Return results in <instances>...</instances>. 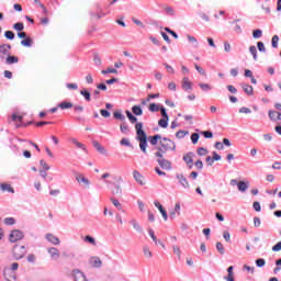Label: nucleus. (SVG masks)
<instances>
[{
    "label": "nucleus",
    "instance_id": "obj_41",
    "mask_svg": "<svg viewBox=\"0 0 281 281\" xmlns=\"http://www.w3.org/2000/svg\"><path fill=\"white\" fill-rule=\"evenodd\" d=\"M201 135H203V137L206 139H212V137H214V134L211 131L201 132Z\"/></svg>",
    "mask_w": 281,
    "mask_h": 281
},
{
    "label": "nucleus",
    "instance_id": "obj_37",
    "mask_svg": "<svg viewBox=\"0 0 281 281\" xmlns=\"http://www.w3.org/2000/svg\"><path fill=\"white\" fill-rule=\"evenodd\" d=\"M187 38H188L189 43H192L194 45V47H199V41H196V37H194L192 35H187Z\"/></svg>",
    "mask_w": 281,
    "mask_h": 281
},
{
    "label": "nucleus",
    "instance_id": "obj_14",
    "mask_svg": "<svg viewBox=\"0 0 281 281\" xmlns=\"http://www.w3.org/2000/svg\"><path fill=\"white\" fill-rule=\"evenodd\" d=\"M182 89L184 91H190L192 90V81H190V79L188 77H184L182 79Z\"/></svg>",
    "mask_w": 281,
    "mask_h": 281
},
{
    "label": "nucleus",
    "instance_id": "obj_42",
    "mask_svg": "<svg viewBox=\"0 0 281 281\" xmlns=\"http://www.w3.org/2000/svg\"><path fill=\"white\" fill-rule=\"evenodd\" d=\"M93 63H94L98 67H100V65H102V58H100V55L94 54V56H93Z\"/></svg>",
    "mask_w": 281,
    "mask_h": 281
},
{
    "label": "nucleus",
    "instance_id": "obj_56",
    "mask_svg": "<svg viewBox=\"0 0 281 281\" xmlns=\"http://www.w3.org/2000/svg\"><path fill=\"white\" fill-rule=\"evenodd\" d=\"M223 238L226 240V243H229V240H232V235L229 234V232L224 231Z\"/></svg>",
    "mask_w": 281,
    "mask_h": 281
},
{
    "label": "nucleus",
    "instance_id": "obj_36",
    "mask_svg": "<svg viewBox=\"0 0 281 281\" xmlns=\"http://www.w3.org/2000/svg\"><path fill=\"white\" fill-rule=\"evenodd\" d=\"M249 52L252 55L254 60H258V49L256 48V46H250Z\"/></svg>",
    "mask_w": 281,
    "mask_h": 281
},
{
    "label": "nucleus",
    "instance_id": "obj_54",
    "mask_svg": "<svg viewBox=\"0 0 281 281\" xmlns=\"http://www.w3.org/2000/svg\"><path fill=\"white\" fill-rule=\"evenodd\" d=\"M279 41H280V37H278V35L272 36V47L274 49H277Z\"/></svg>",
    "mask_w": 281,
    "mask_h": 281
},
{
    "label": "nucleus",
    "instance_id": "obj_25",
    "mask_svg": "<svg viewBox=\"0 0 281 281\" xmlns=\"http://www.w3.org/2000/svg\"><path fill=\"white\" fill-rule=\"evenodd\" d=\"M80 95L85 98L86 102H91V92L87 89L81 90Z\"/></svg>",
    "mask_w": 281,
    "mask_h": 281
},
{
    "label": "nucleus",
    "instance_id": "obj_17",
    "mask_svg": "<svg viewBox=\"0 0 281 281\" xmlns=\"http://www.w3.org/2000/svg\"><path fill=\"white\" fill-rule=\"evenodd\" d=\"M240 87L247 95H254V87L248 83H240Z\"/></svg>",
    "mask_w": 281,
    "mask_h": 281
},
{
    "label": "nucleus",
    "instance_id": "obj_3",
    "mask_svg": "<svg viewBox=\"0 0 281 281\" xmlns=\"http://www.w3.org/2000/svg\"><path fill=\"white\" fill-rule=\"evenodd\" d=\"M74 175H75V180L77 181V183H79L82 190H89V188H91V180L85 177V173L75 172Z\"/></svg>",
    "mask_w": 281,
    "mask_h": 281
},
{
    "label": "nucleus",
    "instance_id": "obj_32",
    "mask_svg": "<svg viewBox=\"0 0 281 281\" xmlns=\"http://www.w3.org/2000/svg\"><path fill=\"white\" fill-rule=\"evenodd\" d=\"M19 63V57L16 56H8L7 57V65H14Z\"/></svg>",
    "mask_w": 281,
    "mask_h": 281
},
{
    "label": "nucleus",
    "instance_id": "obj_38",
    "mask_svg": "<svg viewBox=\"0 0 281 281\" xmlns=\"http://www.w3.org/2000/svg\"><path fill=\"white\" fill-rule=\"evenodd\" d=\"M199 87L202 89V91H212V86H210V83H199Z\"/></svg>",
    "mask_w": 281,
    "mask_h": 281
},
{
    "label": "nucleus",
    "instance_id": "obj_22",
    "mask_svg": "<svg viewBox=\"0 0 281 281\" xmlns=\"http://www.w3.org/2000/svg\"><path fill=\"white\" fill-rule=\"evenodd\" d=\"M227 273H228V276L224 277V280H226V281H234V266H229L227 268Z\"/></svg>",
    "mask_w": 281,
    "mask_h": 281
},
{
    "label": "nucleus",
    "instance_id": "obj_46",
    "mask_svg": "<svg viewBox=\"0 0 281 281\" xmlns=\"http://www.w3.org/2000/svg\"><path fill=\"white\" fill-rule=\"evenodd\" d=\"M186 135H188V132H186V131H178V132L176 133V137H177L178 139H183V137H186Z\"/></svg>",
    "mask_w": 281,
    "mask_h": 281
},
{
    "label": "nucleus",
    "instance_id": "obj_40",
    "mask_svg": "<svg viewBox=\"0 0 281 281\" xmlns=\"http://www.w3.org/2000/svg\"><path fill=\"white\" fill-rule=\"evenodd\" d=\"M216 249L217 251L223 256V254H225V247L223 246V244L221 241L216 243Z\"/></svg>",
    "mask_w": 281,
    "mask_h": 281
},
{
    "label": "nucleus",
    "instance_id": "obj_47",
    "mask_svg": "<svg viewBox=\"0 0 281 281\" xmlns=\"http://www.w3.org/2000/svg\"><path fill=\"white\" fill-rule=\"evenodd\" d=\"M101 74H103V76H106V74H117V69H115V68H108L105 70H102Z\"/></svg>",
    "mask_w": 281,
    "mask_h": 281
},
{
    "label": "nucleus",
    "instance_id": "obj_21",
    "mask_svg": "<svg viewBox=\"0 0 281 281\" xmlns=\"http://www.w3.org/2000/svg\"><path fill=\"white\" fill-rule=\"evenodd\" d=\"M130 223L133 226V228L138 232V234H144V228H142L137 220H132Z\"/></svg>",
    "mask_w": 281,
    "mask_h": 281
},
{
    "label": "nucleus",
    "instance_id": "obj_16",
    "mask_svg": "<svg viewBox=\"0 0 281 281\" xmlns=\"http://www.w3.org/2000/svg\"><path fill=\"white\" fill-rule=\"evenodd\" d=\"M148 139L151 146H157V144H159V140L161 142L164 138L161 137V135L156 134L154 136H149Z\"/></svg>",
    "mask_w": 281,
    "mask_h": 281
},
{
    "label": "nucleus",
    "instance_id": "obj_24",
    "mask_svg": "<svg viewBox=\"0 0 281 281\" xmlns=\"http://www.w3.org/2000/svg\"><path fill=\"white\" fill-rule=\"evenodd\" d=\"M83 241L85 243H89V245H92L93 247H95L98 245V243L95 241V238L92 237L91 235H87L85 238H83Z\"/></svg>",
    "mask_w": 281,
    "mask_h": 281
},
{
    "label": "nucleus",
    "instance_id": "obj_33",
    "mask_svg": "<svg viewBox=\"0 0 281 281\" xmlns=\"http://www.w3.org/2000/svg\"><path fill=\"white\" fill-rule=\"evenodd\" d=\"M120 128H121V133H123L124 135H128L130 130H128V125L126 124V122H123L120 125Z\"/></svg>",
    "mask_w": 281,
    "mask_h": 281
},
{
    "label": "nucleus",
    "instance_id": "obj_1",
    "mask_svg": "<svg viewBox=\"0 0 281 281\" xmlns=\"http://www.w3.org/2000/svg\"><path fill=\"white\" fill-rule=\"evenodd\" d=\"M135 130H136V139L139 142V148L142 153L146 155L147 153L146 148L148 146V136L144 131V123L142 122L136 123Z\"/></svg>",
    "mask_w": 281,
    "mask_h": 281
},
{
    "label": "nucleus",
    "instance_id": "obj_35",
    "mask_svg": "<svg viewBox=\"0 0 281 281\" xmlns=\"http://www.w3.org/2000/svg\"><path fill=\"white\" fill-rule=\"evenodd\" d=\"M32 43H33L32 37H26L21 41V45H23V47H30Z\"/></svg>",
    "mask_w": 281,
    "mask_h": 281
},
{
    "label": "nucleus",
    "instance_id": "obj_58",
    "mask_svg": "<svg viewBox=\"0 0 281 281\" xmlns=\"http://www.w3.org/2000/svg\"><path fill=\"white\" fill-rule=\"evenodd\" d=\"M214 147L216 148V150H224L225 145L223 143H221V142H216L214 144Z\"/></svg>",
    "mask_w": 281,
    "mask_h": 281
},
{
    "label": "nucleus",
    "instance_id": "obj_60",
    "mask_svg": "<svg viewBox=\"0 0 281 281\" xmlns=\"http://www.w3.org/2000/svg\"><path fill=\"white\" fill-rule=\"evenodd\" d=\"M257 47H258L259 52H263V53L267 52V48L265 47V43H262V42H258Z\"/></svg>",
    "mask_w": 281,
    "mask_h": 281
},
{
    "label": "nucleus",
    "instance_id": "obj_49",
    "mask_svg": "<svg viewBox=\"0 0 281 281\" xmlns=\"http://www.w3.org/2000/svg\"><path fill=\"white\" fill-rule=\"evenodd\" d=\"M148 234L150 238L154 240L155 245H157V236H155V231H153V228H148Z\"/></svg>",
    "mask_w": 281,
    "mask_h": 281
},
{
    "label": "nucleus",
    "instance_id": "obj_64",
    "mask_svg": "<svg viewBox=\"0 0 281 281\" xmlns=\"http://www.w3.org/2000/svg\"><path fill=\"white\" fill-rule=\"evenodd\" d=\"M272 169H273V170H281V162H280V161H276V162L272 165Z\"/></svg>",
    "mask_w": 281,
    "mask_h": 281
},
{
    "label": "nucleus",
    "instance_id": "obj_20",
    "mask_svg": "<svg viewBox=\"0 0 281 281\" xmlns=\"http://www.w3.org/2000/svg\"><path fill=\"white\" fill-rule=\"evenodd\" d=\"M93 146L95 150H98V153H100L101 155H106V148H104V146H101V144L97 140L93 142Z\"/></svg>",
    "mask_w": 281,
    "mask_h": 281
},
{
    "label": "nucleus",
    "instance_id": "obj_48",
    "mask_svg": "<svg viewBox=\"0 0 281 281\" xmlns=\"http://www.w3.org/2000/svg\"><path fill=\"white\" fill-rule=\"evenodd\" d=\"M165 12H167L169 16H175L176 14L175 9H172V7H165Z\"/></svg>",
    "mask_w": 281,
    "mask_h": 281
},
{
    "label": "nucleus",
    "instance_id": "obj_39",
    "mask_svg": "<svg viewBox=\"0 0 281 281\" xmlns=\"http://www.w3.org/2000/svg\"><path fill=\"white\" fill-rule=\"evenodd\" d=\"M24 25H23V22H18L13 25V29L16 31V32H23L24 30Z\"/></svg>",
    "mask_w": 281,
    "mask_h": 281
},
{
    "label": "nucleus",
    "instance_id": "obj_11",
    "mask_svg": "<svg viewBox=\"0 0 281 281\" xmlns=\"http://www.w3.org/2000/svg\"><path fill=\"white\" fill-rule=\"evenodd\" d=\"M46 240L52 245H60V239L52 233L46 234Z\"/></svg>",
    "mask_w": 281,
    "mask_h": 281
},
{
    "label": "nucleus",
    "instance_id": "obj_15",
    "mask_svg": "<svg viewBox=\"0 0 281 281\" xmlns=\"http://www.w3.org/2000/svg\"><path fill=\"white\" fill-rule=\"evenodd\" d=\"M48 254L50 255V258H53L54 260H58V258H60V251H58L57 248H48Z\"/></svg>",
    "mask_w": 281,
    "mask_h": 281
},
{
    "label": "nucleus",
    "instance_id": "obj_52",
    "mask_svg": "<svg viewBox=\"0 0 281 281\" xmlns=\"http://www.w3.org/2000/svg\"><path fill=\"white\" fill-rule=\"evenodd\" d=\"M111 201L113 203V205H115L119 210H122V203H120V201L115 198H111Z\"/></svg>",
    "mask_w": 281,
    "mask_h": 281
},
{
    "label": "nucleus",
    "instance_id": "obj_59",
    "mask_svg": "<svg viewBox=\"0 0 281 281\" xmlns=\"http://www.w3.org/2000/svg\"><path fill=\"white\" fill-rule=\"evenodd\" d=\"M265 265H267V261H265V259L260 258L256 260L257 267H265Z\"/></svg>",
    "mask_w": 281,
    "mask_h": 281
},
{
    "label": "nucleus",
    "instance_id": "obj_63",
    "mask_svg": "<svg viewBox=\"0 0 281 281\" xmlns=\"http://www.w3.org/2000/svg\"><path fill=\"white\" fill-rule=\"evenodd\" d=\"M272 251H281V241L277 243V244L272 247Z\"/></svg>",
    "mask_w": 281,
    "mask_h": 281
},
{
    "label": "nucleus",
    "instance_id": "obj_45",
    "mask_svg": "<svg viewBox=\"0 0 281 281\" xmlns=\"http://www.w3.org/2000/svg\"><path fill=\"white\" fill-rule=\"evenodd\" d=\"M4 36H5V38H8L9 41H14V32H12V31H5V32H4Z\"/></svg>",
    "mask_w": 281,
    "mask_h": 281
},
{
    "label": "nucleus",
    "instance_id": "obj_57",
    "mask_svg": "<svg viewBox=\"0 0 281 281\" xmlns=\"http://www.w3.org/2000/svg\"><path fill=\"white\" fill-rule=\"evenodd\" d=\"M191 142H192V144H198L199 143V134L198 133H193L191 135Z\"/></svg>",
    "mask_w": 281,
    "mask_h": 281
},
{
    "label": "nucleus",
    "instance_id": "obj_61",
    "mask_svg": "<svg viewBox=\"0 0 281 281\" xmlns=\"http://www.w3.org/2000/svg\"><path fill=\"white\" fill-rule=\"evenodd\" d=\"M173 254L178 256V258H181V248H179V246H173Z\"/></svg>",
    "mask_w": 281,
    "mask_h": 281
},
{
    "label": "nucleus",
    "instance_id": "obj_43",
    "mask_svg": "<svg viewBox=\"0 0 281 281\" xmlns=\"http://www.w3.org/2000/svg\"><path fill=\"white\" fill-rule=\"evenodd\" d=\"M207 149L206 148H204V147H200V148H198V155L200 156V157H205V155H207Z\"/></svg>",
    "mask_w": 281,
    "mask_h": 281
},
{
    "label": "nucleus",
    "instance_id": "obj_18",
    "mask_svg": "<svg viewBox=\"0 0 281 281\" xmlns=\"http://www.w3.org/2000/svg\"><path fill=\"white\" fill-rule=\"evenodd\" d=\"M10 49H12V46L10 44L0 45V54H3L4 56H8V54H10Z\"/></svg>",
    "mask_w": 281,
    "mask_h": 281
},
{
    "label": "nucleus",
    "instance_id": "obj_6",
    "mask_svg": "<svg viewBox=\"0 0 281 281\" xmlns=\"http://www.w3.org/2000/svg\"><path fill=\"white\" fill-rule=\"evenodd\" d=\"M157 164L162 168V170H172V164L166 158L158 159Z\"/></svg>",
    "mask_w": 281,
    "mask_h": 281
},
{
    "label": "nucleus",
    "instance_id": "obj_28",
    "mask_svg": "<svg viewBox=\"0 0 281 281\" xmlns=\"http://www.w3.org/2000/svg\"><path fill=\"white\" fill-rule=\"evenodd\" d=\"M132 113H134V115H144V110H142V106L139 105H134L132 108Z\"/></svg>",
    "mask_w": 281,
    "mask_h": 281
},
{
    "label": "nucleus",
    "instance_id": "obj_50",
    "mask_svg": "<svg viewBox=\"0 0 281 281\" xmlns=\"http://www.w3.org/2000/svg\"><path fill=\"white\" fill-rule=\"evenodd\" d=\"M160 114L162 119H170V116H168V112L166 111V108H164V105L160 106Z\"/></svg>",
    "mask_w": 281,
    "mask_h": 281
},
{
    "label": "nucleus",
    "instance_id": "obj_30",
    "mask_svg": "<svg viewBox=\"0 0 281 281\" xmlns=\"http://www.w3.org/2000/svg\"><path fill=\"white\" fill-rule=\"evenodd\" d=\"M169 121H170V119H160L158 121V126H160V128H168Z\"/></svg>",
    "mask_w": 281,
    "mask_h": 281
},
{
    "label": "nucleus",
    "instance_id": "obj_55",
    "mask_svg": "<svg viewBox=\"0 0 281 281\" xmlns=\"http://www.w3.org/2000/svg\"><path fill=\"white\" fill-rule=\"evenodd\" d=\"M112 194H122V187H120V184H115Z\"/></svg>",
    "mask_w": 281,
    "mask_h": 281
},
{
    "label": "nucleus",
    "instance_id": "obj_23",
    "mask_svg": "<svg viewBox=\"0 0 281 281\" xmlns=\"http://www.w3.org/2000/svg\"><path fill=\"white\" fill-rule=\"evenodd\" d=\"M237 188H238L239 192H247L249 184L246 183L245 181H239L237 183Z\"/></svg>",
    "mask_w": 281,
    "mask_h": 281
},
{
    "label": "nucleus",
    "instance_id": "obj_29",
    "mask_svg": "<svg viewBox=\"0 0 281 281\" xmlns=\"http://www.w3.org/2000/svg\"><path fill=\"white\" fill-rule=\"evenodd\" d=\"M72 144H75L76 148H79L80 150H82V153H87V147L85 146V144L72 139Z\"/></svg>",
    "mask_w": 281,
    "mask_h": 281
},
{
    "label": "nucleus",
    "instance_id": "obj_26",
    "mask_svg": "<svg viewBox=\"0 0 281 281\" xmlns=\"http://www.w3.org/2000/svg\"><path fill=\"white\" fill-rule=\"evenodd\" d=\"M114 120H120V122H126V116L122 114V111H116L113 113Z\"/></svg>",
    "mask_w": 281,
    "mask_h": 281
},
{
    "label": "nucleus",
    "instance_id": "obj_51",
    "mask_svg": "<svg viewBox=\"0 0 281 281\" xmlns=\"http://www.w3.org/2000/svg\"><path fill=\"white\" fill-rule=\"evenodd\" d=\"M59 109H71V102H61L59 103Z\"/></svg>",
    "mask_w": 281,
    "mask_h": 281
},
{
    "label": "nucleus",
    "instance_id": "obj_44",
    "mask_svg": "<svg viewBox=\"0 0 281 281\" xmlns=\"http://www.w3.org/2000/svg\"><path fill=\"white\" fill-rule=\"evenodd\" d=\"M254 38H261L262 37V30L257 29L252 32Z\"/></svg>",
    "mask_w": 281,
    "mask_h": 281
},
{
    "label": "nucleus",
    "instance_id": "obj_4",
    "mask_svg": "<svg viewBox=\"0 0 281 281\" xmlns=\"http://www.w3.org/2000/svg\"><path fill=\"white\" fill-rule=\"evenodd\" d=\"M13 257L15 260H21L27 254V249H25V246L22 245H15L12 249Z\"/></svg>",
    "mask_w": 281,
    "mask_h": 281
},
{
    "label": "nucleus",
    "instance_id": "obj_2",
    "mask_svg": "<svg viewBox=\"0 0 281 281\" xmlns=\"http://www.w3.org/2000/svg\"><path fill=\"white\" fill-rule=\"evenodd\" d=\"M160 147H157V150H160L161 153H168V150H177V144L173 143L172 139L168 137H162L161 140H159Z\"/></svg>",
    "mask_w": 281,
    "mask_h": 281
},
{
    "label": "nucleus",
    "instance_id": "obj_31",
    "mask_svg": "<svg viewBox=\"0 0 281 281\" xmlns=\"http://www.w3.org/2000/svg\"><path fill=\"white\" fill-rule=\"evenodd\" d=\"M143 254L145 258H153V251H150V248L148 246L143 247Z\"/></svg>",
    "mask_w": 281,
    "mask_h": 281
},
{
    "label": "nucleus",
    "instance_id": "obj_53",
    "mask_svg": "<svg viewBox=\"0 0 281 281\" xmlns=\"http://www.w3.org/2000/svg\"><path fill=\"white\" fill-rule=\"evenodd\" d=\"M15 223H16V220H14L13 217L4 218V224L7 225H14Z\"/></svg>",
    "mask_w": 281,
    "mask_h": 281
},
{
    "label": "nucleus",
    "instance_id": "obj_62",
    "mask_svg": "<svg viewBox=\"0 0 281 281\" xmlns=\"http://www.w3.org/2000/svg\"><path fill=\"white\" fill-rule=\"evenodd\" d=\"M226 89L229 91V93H238V89L232 85H228Z\"/></svg>",
    "mask_w": 281,
    "mask_h": 281
},
{
    "label": "nucleus",
    "instance_id": "obj_27",
    "mask_svg": "<svg viewBox=\"0 0 281 281\" xmlns=\"http://www.w3.org/2000/svg\"><path fill=\"white\" fill-rule=\"evenodd\" d=\"M160 109H161V105L157 104V103H150L149 106H148V110L151 113H157L158 111H160Z\"/></svg>",
    "mask_w": 281,
    "mask_h": 281
},
{
    "label": "nucleus",
    "instance_id": "obj_34",
    "mask_svg": "<svg viewBox=\"0 0 281 281\" xmlns=\"http://www.w3.org/2000/svg\"><path fill=\"white\" fill-rule=\"evenodd\" d=\"M127 119L130 120L131 124H135V122H137V117L135 115H133V113H131V111H125Z\"/></svg>",
    "mask_w": 281,
    "mask_h": 281
},
{
    "label": "nucleus",
    "instance_id": "obj_8",
    "mask_svg": "<svg viewBox=\"0 0 281 281\" xmlns=\"http://www.w3.org/2000/svg\"><path fill=\"white\" fill-rule=\"evenodd\" d=\"M176 178L178 179V182L180 183V186H182V188L190 189V182H188V178H186L183 173H177Z\"/></svg>",
    "mask_w": 281,
    "mask_h": 281
},
{
    "label": "nucleus",
    "instance_id": "obj_13",
    "mask_svg": "<svg viewBox=\"0 0 281 281\" xmlns=\"http://www.w3.org/2000/svg\"><path fill=\"white\" fill-rule=\"evenodd\" d=\"M133 177H134V179H135V181L137 182V183H139V186H145V182H144V176H142V173L139 172V171H137V170H134L133 171Z\"/></svg>",
    "mask_w": 281,
    "mask_h": 281
},
{
    "label": "nucleus",
    "instance_id": "obj_5",
    "mask_svg": "<svg viewBox=\"0 0 281 281\" xmlns=\"http://www.w3.org/2000/svg\"><path fill=\"white\" fill-rule=\"evenodd\" d=\"M90 267H93V269H100L102 267V259L98 256H92L89 259Z\"/></svg>",
    "mask_w": 281,
    "mask_h": 281
},
{
    "label": "nucleus",
    "instance_id": "obj_19",
    "mask_svg": "<svg viewBox=\"0 0 281 281\" xmlns=\"http://www.w3.org/2000/svg\"><path fill=\"white\" fill-rule=\"evenodd\" d=\"M0 190L2 192H11V194H14V188H12V186H10L8 183L0 184Z\"/></svg>",
    "mask_w": 281,
    "mask_h": 281
},
{
    "label": "nucleus",
    "instance_id": "obj_9",
    "mask_svg": "<svg viewBox=\"0 0 281 281\" xmlns=\"http://www.w3.org/2000/svg\"><path fill=\"white\" fill-rule=\"evenodd\" d=\"M193 157L194 153H189L186 156H183V161H186L187 166H189V170H192L194 166V159H192Z\"/></svg>",
    "mask_w": 281,
    "mask_h": 281
},
{
    "label": "nucleus",
    "instance_id": "obj_10",
    "mask_svg": "<svg viewBox=\"0 0 281 281\" xmlns=\"http://www.w3.org/2000/svg\"><path fill=\"white\" fill-rule=\"evenodd\" d=\"M72 277L75 281H87L85 273L78 269L72 270Z\"/></svg>",
    "mask_w": 281,
    "mask_h": 281
},
{
    "label": "nucleus",
    "instance_id": "obj_12",
    "mask_svg": "<svg viewBox=\"0 0 281 281\" xmlns=\"http://www.w3.org/2000/svg\"><path fill=\"white\" fill-rule=\"evenodd\" d=\"M155 207H157L164 218V221H168V212L164 210V206L159 202H154Z\"/></svg>",
    "mask_w": 281,
    "mask_h": 281
},
{
    "label": "nucleus",
    "instance_id": "obj_7",
    "mask_svg": "<svg viewBox=\"0 0 281 281\" xmlns=\"http://www.w3.org/2000/svg\"><path fill=\"white\" fill-rule=\"evenodd\" d=\"M23 232L21 231H13L11 234H10V237H9V240L10 243H16L18 240H21L23 238Z\"/></svg>",
    "mask_w": 281,
    "mask_h": 281
}]
</instances>
